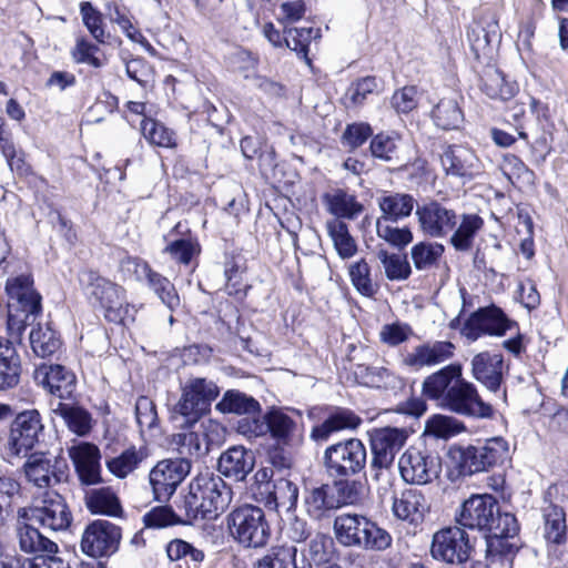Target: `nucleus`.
Returning a JSON list of instances; mask_svg holds the SVG:
<instances>
[{
  "instance_id": "f257e3e1",
  "label": "nucleus",
  "mask_w": 568,
  "mask_h": 568,
  "mask_svg": "<svg viewBox=\"0 0 568 568\" xmlns=\"http://www.w3.org/2000/svg\"><path fill=\"white\" fill-rule=\"evenodd\" d=\"M457 523L486 534L487 554L491 564L500 561L503 566L511 567L513 558L519 549V527L514 515L499 511L498 501L494 496H470L460 506Z\"/></svg>"
},
{
  "instance_id": "f03ea898",
  "label": "nucleus",
  "mask_w": 568,
  "mask_h": 568,
  "mask_svg": "<svg viewBox=\"0 0 568 568\" xmlns=\"http://www.w3.org/2000/svg\"><path fill=\"white\" fill-rule=\"evenodd\" d=\"M423 393L458 415L490 418L494 414L493 406L481 398L477 387L462 378V367L457 364L447 365L426 377Z\"/></svg>"
},
{
  "instance_id": "7ed1b4c3",
  "label": "nucleus",
  "mask_w": 568,
  "mask_h": 568,
  "mask_svg": "<svg viewBox=\"0 0 568 568\" xmlns=\"http://www.w3.org/2000/svg\"><path fill=\"white\" fill-rule=\"evenodd\" d=\"M230 486L212 471L197 474L189 485L184 500L186 516L190 520H212L223 513L232 501Z\"/></svg>"
},
{
  "instance_id": "20e7f679",
  "label": "nucleus",
  "mask_w": 568,
  "mask_h": 568,
  "mask_svg": "<svg viewBox=\"0 0 568 568\" xmlns=\"http://www.w3.org/2000/svg\"><path fill=\"white\" fill-rule=\"evenodd\" d=\"M337 541L346 547L383 551L390 547L393 538L376 523L358 514H341L334 519Z\"/></svg>"
},
{
  "instance_id": "39448f33",
  "label": "nucleus",
  "mask_w": 568,
  "mask_h": 568,
  "mask_svg": "<svg viewBox=\"0 0 568 568\" xmlns=\"http://www.w3.org/2000/svg\"><path fill=\"white\" fill-rule=\"evenodd\" d=\"M409 432L406 428L381 427L369 433L372 479L386 489L392 486V466L396 454L406 444Z\"/></svg>"
},
{
  "instance_id": "423d86ee",
  "label": "nucleus",
  "mask_w": 568,
  "mask_h": 568,
  "mask_svg": "<svg viewBox=\"0 0 568 568\" xmlns=\"http://www.w3.org/2000/svg\"><path fill=\"white\" fill-rule=\"evenodd\" d=\"M81 282L93 307L101 310L109 322H120L126 313L125 290L93 271L83 273Z\"/></svg>"
},
{
  "instance_id": "0eeeda50",
  "label": "nucleus",
  "mask_w": 568,
  "mask_h": 568,
  "mask_svg": "<svg viewBox=\"0 0 568 568\" xmlns=\"http://www.w3.org/2000/svg\"><path fill=\"white\" fill-rule=\"evenodd\" d=\"M230 535L246 548H260L266 545L270 527L264 511L256 506L244 505L227 515Z\"/></svg>"
},
{
  "instance_id": "6e6552de",
  "label": "nucleus",
  "mask_w": 568,
  "mask_h": 568,
  "mask_svg": "<svg viewBox=\"0 0 568 568\" xmlns=\"http://www.w3.org/2000/svg\"><path fill=\"white\" fill-rule=\"evenodd\" d=\"M219 394L220 389L214 382L201 377L191 378L182 386L173 412L192 425L210 410Z\"/></svg>"
},
{
  "instance_id": "1a4fd4ad",
  "label": "nucleus",
  "mask_w": 568,
  "mask_h": 568,
  "mask_svg": "<svg viewBox=\"0 0 568 568\" xmlns=\"http://www.w3.org/2000/svg\"><path fill=\"white\" fill-rule=\"evenodd\" d=\"M366 447L362 440L351 438L325 449V466L332 476L348 477L358 474L366 464Z\"/></svg>"
},
{
  "instance_id": "9d476101",
  "label": "nucleus",
  "mask_w": 568,
  "mask_h": 568,
  "mask_svg": "<svg viewBox=\"0 0 568 568\" xmlns=\"http://www.w3.org/2000/svg\"><path fill=\"white\" fill-rule=\"evenodd\" d=\"M400 478L408 485H427L439 477L442 464L437 456L408 447L398 458Z\"/></svg>"
},
{
  "instance_id": "9b49d317",
  "label": "nucleus",
  "mask_w": 568,
  "mask_h": 568,
  "mask_svg": "<svg viewBox=\"0 0 568 568\" xmlns=\"http://www.w3.org/2000/svg\"><path fill=\"white\" fill-rule=\"evenodd\" d=\"M42 429L43 425L37 410L20 413L11 424L8 438L3 445L7 457L26 456L38 443Z\"/></svg>"
},
{
  "instance_id": "f8f14e48",
  "label": "nucleus",
  "mask_w": 568,
  "mask_h": 568,
  "mask_svg": "<svg viewBox=\"0 0 568 568\" xmlns=\"http://www.w3.org/2000/svg\"><path fill=\"white\" fill-rule=\"evenodd\" d=\"M471 550L468 534L460 527L443 528L433 536L430 554L436 560L446 564H464L469 559Z\"/></svg>"
},
{
  "instance_id": "ddd939ff",
  "label": "nucleus",
  "mask_w": 568,
  "mask_h": 568,
  "mask_svg": "<svg viewBox=\"0 0 568 568\" xmlns=\"http://www.w3.org/2000/svg\"><path fill=\"white\" fill-rule=\"evenodd\" d=\"M415 214L422 232L434 239H442L450 234L458 222L455 210L435 200L417 205Z\"/></svg>"
},
{
  "instance_id": "4468645a",
  "label": "nucleus",
  "mask_w": 568,
  "mask_h": 568,
  "mask_svg": "<svg viewBox=\"0 0 568 568\" xmlns=\"http://www.w3.org/2000/svg\"><path fill=\"white\" fill-rule=\"evenodd\" d=\"M190 470L191 460L186 458L159 462L150 473V484L155 499L168 500Z\"/></svg>"
},
{
  "instance_id": "2eb2a0df",
  "label": "nucleus",
  "mask_w": 568,
  "mask_h": 568,
  "mask_svg": "<svg viewBox=\"0 0 568 568\" xmlns=\"http://www.w3.org/2000/svg\"><path fill=\"white\" fill-rule=\"evenodd\" d=\"M31 513V518L39 523L43 528L58 531L67 529L71 523V514L64 503L62 496L54 491H47L41 501L31 509L20 508L18 516L27 518L28 513Z\"/></svg>"
},
{
  "instance_id": "dca6fc26",
  "label": "nucleus",
  "mask_w": 568,
  "mask_h": 568,
  "mask_svg": "<svg viewBox=\"0 0 568 568\" xmlns=\"http://www.w3.org/2000/svg\"><path fill=\"white\" fill-rule=\"evenodd\" d=\"M121 539L120 528L114 524L98 519L84 530L81 540L82 551L91 557H102L113 554Z\"/></svg>"
},
{
  "instance_id": "f3484780",
  "label": "nucleus",
  "mask_w": 568,
  "mask_h": 568,
  "mask_svg": "<svg viewBox=\"0 0 568 568\" xmlns=\"http://www.w3.org/2000/svg\"><path fill=\"white\" fill-rule=\"evenodd\" d=\"M513 325L500 308L490 306L471 314L462 332L468 339L476 341L483 335L501 336Z\"/></svg>"
},
{
  "instance_id": "a211bd4d",
  "label": "nucleus",
  "mask_w": 568,
  "mask_h": 568,
  "mask_svg": "<svg viewBox=\"0 0 568 568\" xmlns=\"http://www.w3.org/2000/svg\"><path fill=\"white\" fill-rule=\"evenodd\" d=\"M430 509L426 496L418 489L406 488L393 497L392 513L402 521L414 527L420 525Z\"/></svg>"
},
{
  "instance_id": "6ab92c4d",
  "label": "nucleus",
  "mask_w": 568,
  "mask_h": 568,
  "mask_svg": "<svg viewBox=\"0 0 568 568\" xmlns=\"http://www.w3.org/2000/svg\"><path fill=\"white\" fill-rule=\"evenodd\" d=\"M467 39L477 59L488 58L494 44L500 40L499 26L495 16H484L474 20L467 29Z\"/></svg>"
},
{
  "instance_id": "aec40b11",
  "label": "nucleus",
  "mask_w": 568,
  "mask_h": 568,
  "mask_svg": "<svg viewBox=\"0 0 568 568\" xmlns=\"http://www.w3.org/2000/svg\"><path fill=\"white\" fill-rule=\"evenodd\" d=\"M473 377L483 384L488 390L496 393L499 390L504 373L507 371L501 354L481 352L476 354L471 362Z\"/></svg>"
},
{
  "instance_id": "412c9836",
  "label": "nucleus",
  "mask_w": 568,
  "mask_h": 568,
  "mask_svg": "<svg viewBox=\"0 0 568 568\" xmlns=\"http://www.w3.org/2000/svg\"><path fill=\"white\" fill-rule=\"evenodd\" d=\"M23 473L27 480L39 488L52 487L64 476L58 462L43 453L31 454L23 465Z\"/></svg>"
},
{
  "instance_id": "4be33fe9",
  "label": "nucleus",
  "mask_w": 568,
  "mask_h": 568,
  "mask_svg": "<svg viewBox=\"0 0 568 568\" xmlns=\"http://www.w3.org/2000/svg\"><path fill=\"white\" fill-rule=\"evenodd\" d=\"M37 384L59 398H69L75 388L74 374L61 365H41L33 374Z\"/></svg>"
},
{
  "instance_id": "5701e85b",
  "label": "nucleus",
  "mask_w": 568,
  "mask_h": 568,
  "mask_svg": "<svg viewBox=\"0 0 568 568\" xmlns=\"http://www.w3.org/2000/svg\"><path fill=\"white\" fill-rule=\"evenodd\" d=\"M69 456L82 484L95 485L101 481V455L95 445L79 443L69 449Z\"/></svg>"
},
{
  "instance_id": "b1692460",
  "label": "nucleus",
  "mask_w": 568,
  "mask_h": 568,
  "mask_svg": "<svg viewBox=\"0 0 568 568\" xmlns=\"http://www.w3.org/2000/svg\"><path fill=\"white\" fill-rule=\"evenodd\" d=\"M455 353V345L448 341H435L417 345L407 353L403 363L412 368L436 366L449 361Z\"/></svg>"
},
{
  "instance_id": "393cba45",
  "label": "nucleus",
  "mask_w": 568,
  "mask_h": 568,
  "mask_svg": "<svg viewBox=\"0 0 568 568\" xmlns=\"http://www.w3.org/2000/svg\"><path fill=\"white\" fill-rule=\"evenodd\" d=\"M447 174L471 179L480 171V162L473 150L463 145L448 146L440 156Z\"/></svg>"
},
{
  "instance_id": "a878e982",
  "label": "nucleus",
  "mask_w": 568,
  "mask_h": 568,
  "mask_svg": "<svg viewBox=\"0 0 568 568\" xmlns=\"http://www.w3.org/2000/svg\"><path fill=\"white\" fill-rule=\"evenodd\" d=\"M32 280L28 274L10 277L6 291L9 296L8 306L23 308L24 312L40 313V295L33 290Z\"/></svg>"
},
{
  "instance_id": "bb28decb",
  "label": "nucleus",
  "mask_w": 568,
  "mask_h": 568,
  "mask_svg": "<svg viewBox=\"0 0 568 568\" xmlns=\"http://www.w3.org/2000/svg\"><path fill=\"white\" fill-rule=\"evenodd\" d=\"M265 507L275 510L277 514H286L288 518L294 517L298 500L297 485L286 478H278L273 481L271 490L262 499Z\"/></svg>"
},
{
  "instance_id": "cd10ccee",
  "label": "nucleus",
  "mask_w": 568,
  "mask_h": 568,
  "mask_svg": "<svg viewBox=\"0 0 568 568\" xmlns=\"http://www.w3.org/2000/svg\"><path fill=\"white\" fill-rule=\"evenodd\" d=\"M255 457L252 450L234 446L224 452L217 463L219 471L235 480H243L253 470Z\"/></svg>"
},
{
  "instance_id": "c85d7f7f",
  "label": "nucleus",
  "mask_w": 568,
  "mask_h": 568,
  "mask_svg": "<svg viewBox=\"0 0 568 568\" xmlns=\"http://www.w3.org/2000/svg\"><path fill=\"white\" fill-rule=\"evenodd\" d=\"M361 423V417L351 409L337 408L322 424L312 429L311 437L317 442H325L334 433L356 429Z\"/></svg>"
},
{
  "instance_id": "c756f323",
  "label": "nucleus",
  "mask_w": 568,
  "mask_h": 568,
  "mask_svg": "<svg viewBox=\"0 0 568 568\" xmlns=\"http://www.w3.org/2000/svg\"><path fill=\"white\" fill-rule=\"evenodd\" d=\"M21 372V358L16 347L0 337V390L18 386Z\"/></svg>"
},
{
  "instance_id": "7c9ffc66",
  "label": "nucleus",
  "mask_w": 568,
  "mask_h": 568,
  "mask_svg": "<svg viewBox=\"0 0 568 568\" xmlns=\"http://www.w3.org/2000/svg\"><path fill=\"white\" fill-rule=\"evenodd\" d=\"M377 204L382 212L377 220L397 222L410 215L415 206V199L406 193L384 192L377 199Z\"/></svg>"
},
{
  "instance_id": "2f4dec72",
  "label": "nucleus",
  "mask_w": 568,
  "mask_h": 568,
  "mask_svg": "<svg viewBox=\"0 0 568 568\" xmlns=\"http://www.w3.org/2000/svg\"><path fill=\"white\" fill-rule=\"evenodd\" d=\"M304 504L307 514L315 519H322L327 511L342 506V501L335 496V489L328 485L311 489L305 495Z\"/></svg>"
},
{
  "instance_id": "473e14b6",
  "label": "nucleus",
  "mask_w": 568,
  "mask_h": 568,
  "mask_svg": "<svg viewBox=\"0 0 568 568\" xmlns=\"http://www.w3.org/2000/svg\"><path fill=\"white\" fill-rule=\"evenodd\" d=\"M450 456L456 462L459 474L464 476L489 470L479 444L454 447L450 449Z\"/></svg>"
},
{
  "instance_id": "72a5a7b5",
  "label": "nucleus",
  "mask_w": 568,
  "mask_h": 568,
  "mask_svg": "<svg viewBox=\"0 0 568 568\" xmlns=\"http://www.w3.org/2000/svg\"><path fill=\"white\" fill-rule=\"evenodd\" d=\"M84 500L85 506L92 514L118 516L122 511L120 500L110 487L88 489Z\"/></svg>"
},
{
  "instance_id": "f704fd0d",
  "label": "nucleus",
  "mask_w": 568,
  "mask_h": 568,
  "mask_svg": "<svg viewBox=\"0 0 568 568\" xmlns=\"http://www.w3.org/2000/svg\"><path fill=\"white\" fill-rule=\"evenodd\" d=\"M297 549L291 545H277L271 547L257 561V568H312L310 564L296 562Z\"/></svg>"
},
{
  "instance_id": "c9c22d12",
  "label": "nucleus",
  "mask_w": 568,
  "mask_h": 568,
  "mask_svg": "<svg viewBox=\"0 0 568 568\" xmlns=\"http://www.w3.org/2000/svg\"><path fill=\"white\" fill-rule=\"evenodd\" d=\"M457 224L458 226L450 233V243L458 251H468L484 221L477 214H463L458 217Z\"/></svg>"
},
{
  "instance_id": "e433bc0d",
  "label": "nucleus",
  "mask_w": 568,
  "mask_h": 568,
  "mask_svg": "<svg viewBox=\"0 0 568 568\" xmlns=\"http://www.w3.org/2000/svg\"><path fill=\"white\" fill-rule=\"evenodd\" d=\"M544 519H545V538L552 544H562L566 540V514L564 507L549 503L548 506L544 508Z\"/></svg>"
},
{
  "instance_id": "4c0bfd02",
  "label": "nucleus",
  "mask_w": 568,
  "mask_h": 568,
  "mask_svg": "<svg viewBox=\"0 0 568 568\" xmlns=\"http://www.w3.org/2000/svg\"><path fill=\"white\" fill-rule=\"evenodd\" d=\"M326 230L339 257L346 260L356 254L357 244L343 221L338 219L327 221Z\"/></svg>"
},
{
  "instance_id": "58836bf2",
  "label": "nucleus",
  "mask_w": 568,
  "mask_h": 568,
  "mask_svg": "<svg viewBox=\"0 0 568 568\" xmlns=\"http://www.w3.org/2000/svg\"><path fill=\"white\" fill-rule=\"evenodd\" d=\"M141 133L153 146L175 149L178 145L175 132L152 118L141 121Z\"/></svg>"
},
{
  "instance_id": "ea45409f",
  "label": "nucleus",
  "mask_w": 568,
  "mask_h": 568,
  "mask_svg": "<svg viewBox=\"0 0 568 568\" xmlns=\"http://www.w3.org/2000/svg\"><path fill=\"white\" fill-rule=\"evenodd\" d=\"M68 428L78 436H85L92 428V416L82 407L60 403L54 409Z\"/></svg>"
},
{
  "instance_id": "a19ab883",
  "label": "nucleus",
  "mask_w": 568,
  "mask_h": 568,
  "mask_svg": "<svg viewBox=\"0 0 568 568\" xmlns=\"http://www.w3.org/2000/svg\"><path fill=\"white\" fill-rule=\"evenodd\" d=\"M215 408L224 414H252L260 410V404L252 396L240 390L231 389L225 392L223 398L216 404Z\"/></svg>"
},
{
  "instance_id": "79ce46f5",
  "label": "nucleus",
  "mask_w": 568,
  "mask_h": 568,
  "mask_svg": "<svg viewBox=\"0 0 568 568\" xmlns=\"http://www.w3.org/2000/svg\"><path fill=\"white\" fill-rule=\"evenodd\" d=\"M324 199L328 211L337 217L354 219L363 211L356 197L343 190H335Z\"/></svg>"
},
{
  "instance_id": "37998d69",
  "label": "nucleus",
  "mask_w": 568,
  "mask_h": 568,
  "mask_svg": "<svg viewBox=\"0 0 568 568\" xmlns=\"http://www.w3.org/2000/svg\"><path fill=\"white\" fill-rule=\"evenodd\" d=\"M517 85L505 80L498 70H488L483 77L481 91L490 99L510 100L517 92Z\"/></svg>"
},
{
  "instance_id": "c03bdc74",
  "label": "nucleus",
  "mask_w": 568,
  "mask_h": 568,
  "mask_svg": "<svg viewBox=\"0 0 568 568\" xmlns=\"http://www.w3.org/2000/svg\"><path fill=\"white\" fill-rule=\"evenodd\" d=\"M432 116L435 124L444 130L458 129L464 119L456 100L447 98L436 104Z\"/></svg>"
},
{
  "instance_id": "a18cd8bd",
  "label": "nucleus",
  "mask_w": 568,
  "mask_h": 568,
  "mask_svg": "<svg viewBox=\"0 0 568 568\" xmlns=\"http://www.w3.org/2000/svg\"><path fill=\"white\" fill-rule=\"evenodd\" d=\"M377 258L389 281H405L410 276L412 268L406 255L388 253L382 248L377 252Z\"/></svg>"
},
{
  "instance_id": "49530a36",
  "label": "nucleus",
  "mask_w": 568,
  "mask_h": 568,
  "mask_svg": "<svg viewBox=\"0 0 568 568\" xmlns=\"http://www.w3.org/2000/svg\"><path fill=\"white\" fill-rule=\"evenodd\" d=\"M30 344L34 354L39 357H47L60 348V339L57 333L50 327L39 325L30 333Z\"/></svg>"
},
{
  "instance_id": "de8ad7c7",
  "label": "nucleus",
  "mask_w": 568,
  "mask_h": 568,
  "mask_svg": "<svg viewBox=\"0 0 568 568\" xmlns=\"http://www.w3.org/2000/svg\"><path fill=\"white\" fill-rule=\"evenodd\" d=\"M19 544L20 548L24 552L43 551L48 554H54L57 552L58 549L57 544L51 541L49 538L43 537L38 529L29 525H26L24 527L20 528Z\"/></svg>"
},
{
  "instance_id": "09e8293b",
  "label": "nucleus",
  "mask_w": 568,
  "mask_h": 568,
  "mask_svg": "<svg viewBox=\"0 0 568 568\" xmlns=\"http://www.w3.org/2000/svg\"><path fill=\"white\" fill-rule=\"evenodd\" d=\"M465 425L452 416L434 415L426 423L425 432L440 439L452 438L463 432H465Z\"/></svg>"
},
{
  "instance_id": "8fccbe9b",
  "label": "nucleus",
  "mask_w": 568,
  "mask_h": 568,
  "mask_svg": "<svg viewBox=\"0 0 568 568\" xmlns=\"http://www.w3.org/2000/svg\"><path fill=\"white\" fill-rule=\"evenodd\" d=\"M348 274L353 286L363 296L372 297L377 293L378 286L372 281L371 267L364 258L352 263Z\"/></svg>"
},
{
  "instance_id": "3c124183",
  "label": "nucleus",
  "mask_w": 568,
  "mask_h": 568,
  "mask_svg": "<svg viewBox=\"0 0 568 568\" xmlns=\"http://www.w3.org/2000/svg\"><path fill=\"white\" fill-rule=\"evenodd\" d=\"M393 221L376 220V233L379 239L394 247L403 248L413 241V233L409 227H398Z\"/></svg>"
},
{
  "instance_id": "603ef678",
  "label": "nucleus",
  "mask_w": 568,
  "mask_h": 568,
  "mask_svg": "<svg viewBox=\"0 0 568 568\" xmlns=\"http://www.w3.org/2000/svg\"><path fill=\"white\" fill-rule=\"evenodd\" d=\"M38 313L24 312L23 308L8 306L7 332L9 337H2L6 343L14 346L20 344L27 325Z\"/></svg>"
},
{
  "instance_id": "864d4df0",
  "label": "nucleus",
  "mask_w": 568,
  "mask_h": 568,
  "mask_svg": "<svg viewBox=\"0 0 568 568\" xmlns=\"http://www.w3.org/2000/svg\"><path fill=\"white\" fill-rule=\"evenodd\" d=\"M142 454L134 447L125 449L119 456L106 460V468L118 478H125L134 471L142 462Z\"/></svg>"
},
{
  "instance_id": "5fc2aeb1",
  "label": "nucleus",
  "mask_w": 568,
  "mask_h": 568,
  "mask_svg": "<svg viewBox=\"0 0 568 568\" xmlns=\"http://www.w3.org/2000/svg\"><path fill=\"white\" fill-rule=\"evenodd\" d=\"M445 248L443 244L420 242L412 247L410 255L417 270H428L442 257Z\"/></svg>"
},
{
  "instance_id": "6e6d98bb",
  "label": "nucleus",
  "mask_w": 568,
  "mask_h": 568,
  "mask_svg": "<svg viewBox=\"0 0 568 568\" xmlns=\"http://www.w3.org/2000/svg\"><path fill=\"white\" fill-rule=\"evenodd\" d=\"M172 445L181 455L180 458L189 460L192 457H200L207 450L206 447H203L200 435L191 430L173 435Z\"/></svg>"
},
{
  "instance_id": "4d7b16f0",
  "label": "nucleus",
  "mask_w": 568,
  "mask_h": 568,
  "mask_svg": "<svg viewBox=\"0 0 568 568\" xmlns=\"http://www.w3.org/2000/svg\"><path fill=\"white\" fill-rule=\"evenodd\" d=\"M284 42L291 50L302 54L307 63V49L312 39L320 37V30L313 28H290L285 31Z\"/></svg>"
},
{
  "instance_id": "13d9d810",
  "label": "nucleus",
  "mask_w": 568,
  "mask_h": 568,
  "mask_svg": "<svg viewBox=\"0 0 568 568\" xmlns=\"http://www.w3.org/2000/svg\"><path fill=\"white\" fill-rule=\"evenodd\" d=\"M268 434L278 443H286L295 427L294 420L280 409L266 413Z\"/></svg>"
},
{
  "instance_id": "bf43d9fd",
  "label": "nucleus",
  "mask_w": 568,
  "mask_h": 568,
  "mask_svg": "<svg viewBox=\"0 0 568 568\" xmlns=\"http://www.w3.org/2000/svg\"><path fill=\"white\" fill-rule=\"evenodd\" d=\"M165 550L171 561L189 559L192 564L199 566L205 558L203 550L182 539L171 540Z\"/></svg>"
},
{
  "instance_id": "052dcab7",
  "label": "nucleus",
  "mask_w": 568,
  "mask_h": 568,
  "mask_svg": "<svg viewBox=\"0 0 568 568\" xmlns=\"http://www.w3.org/2000/svg\"><path fill=\"white\" fill-rule=\"evenodd\" d=\"M100 48L80 37L75 41V45L71 50V57L77 63H84L92 68L99 69L104 65V60L99 57Z\"/></svg>"
},
{
  "instance_id": "680f3d73",
  "label": "nucleus",
  "mask_w": 568,
  "mask_h": 568,
  "mask_svg": "<svg viewBox=\"0 0 568 568\" xmlns=\"http://www.w3.org/2000/svg\"><path fill=\"white\" fill-rule=\"evenodd\" d=\"M484 457L488 463L489 469L501 465L509 458V444L503 437H491L479 443Z\"/></svg>"
},
{
  "instance_id": "e2e57ef3",
  "label": "nucleus",
  "mask_w": 568,
  "mask_h": 568,
  "mask_svg": "<svg viewBox=\"0 0 568 568\" xmlns=\"http://www.w3.org/2000/svg\"><path fill=\"white\" fill-rule=\"evenodd\" d=\"M149 285L171 311L180 306V297L174 285L162 275L153 272L148 278Z\"/></svg>"
},
{
  "instance_id": "0e129e2a",
  "label": "nucleus",
  "mask_w": 568,
  "mask_h": 568,
  "mask_svg": "<svg viewBox=\"0 0 568 568\" xmlns=\"http://www.w3.org/2000/svg\"><path fill=\"white\" fill-rule=\"evenodd\" d=\"M80 12L82 21L91 36L99 43H105L109 34L105 33L101 12L94 9L90 2H82Z\"/></svg>"
},
{
  "instance_id": "69168bd1",
  "label": "nucleus",
  "mask_w": 568,
  "mask_h": 568,
  "mask_svg": "<svg viewBox=\"0 0 568 568\" xmlns=\"http://www.w3.org/2000/svg\"><path fill=\"white\" fill-rule=\"evenodd\" d=\"M413 335L414 331L410 325L403 322L385 324L379 331L381 342L390 347L407 342Z\"/></svg>"
},
{
  "instance_id": "338daca9",
  "label": "nucleus",
  "mask_w": 568,
  "mask_h": 568,
  "mask_svg": "<svg viewBox=\"0 0 568 568\" xmlns=\"http://www.w3.org/2000/svg\"><path fill=\"white\" fill-rule=\"evenodd\" d=\"M377 89V82L374 77L363 78L353 83L345 94V104L349 106H358L364 103L367 95Z\"/></svg>"
},
{
  "instance_id": "774afa93",
  "label": "nucleus",
  "mask_w": 568,
  "mask_h": 568,
  "mask_svg": "<svg viewBox=\"0 0 568 568\" xmlns=\"http://www.w3.org/2000/svg\"><path fill=\"white\" fill-rule=\"evenodd\" d=\"M398 138L393 134L379 133L371 141V152L374 158L383 161H393L397 153Z\"/></svg>"
}]
</instances>
